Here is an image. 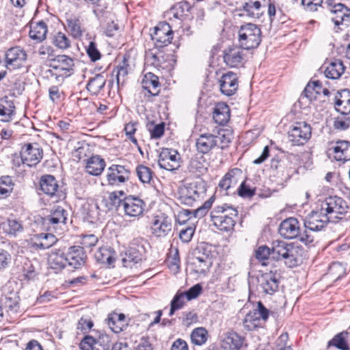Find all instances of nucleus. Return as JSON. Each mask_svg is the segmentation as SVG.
Masks as SVG:
<instances>
[{
    "label": "nucleus",
    "instance_id": "nucleus-52",
    "mask_svg": "<svg viewBox=\"0 0 350 350\" xmlns=\"http://www.w3.org/2000/svg\"><path fill=\"white\" fill-rule=\"evenodd\" d=\"M53 43L59 49H66L70 46L71 42L64 33L59 31L54 35Z\"/></svg>",
    "mask_w": 350,
    "mask_h": 350
},
{
    "label": "nucleus",
    "instance_id": "nucleus-43",
    "mask_svg": "<svg viewBox=\"0 0 350 350\" xmlns=\"http://www.w3.org/2000/svg\"><path fill=\"white\" fill-rule=\"evenodd\" d=\"M106 79L103 73L96 74L90 79L87 84V90L92 94L96 95L104 88Z\"/></svg>",
    "mask_w": 350,
    "mask_h": 350
},
{
    "label": "nucleus",
    "instance_id": "nucleus-9",
    "mask_svg": "<svg viewBox=\"0 0 350 350\" xmlns=\"http://www.w3.org/2000/svg\"><path fill=\"white\" fill-rule=\"evenodd\" d=\"M147 241L142 237L134 238L130 243L125 257L123 258L124 262H133L137 264L142 260L146 252V246Z\"/></svg>",
    "mask_w": 350,
    "mask_h": 350
},
{
    "label": "nucleus",
    "instance_id": "nucleus-22",
    "mask_svg": "<svg viewBox=\"0 0 350 350\" xmlns=\"http://www.w3.org/2000/svg\"><path fill=\"white\" fill-rule=\"evenodd\" d=\"M330 12L333 14L332 21L336 26H339L345 23L348 25L350 21V9L342 3H336L330 8Z\"/></svg>",
    "mask_w": 350,
    "mask_h": 350
},
{
    "label": "nucleus",
    "instance_id": "nucleus-58",
    "mask_svg": "<svg viewBox=\"0 0 350 350\" xmlns=\"http://www.w3.org/2000/svg\"><path fill=\"white\" fill-rule=\"evenodd\" d=\"M96 349L95 350H110L111 338L107 334L100 335L97 340H95Z\"/></svg>",
    "mask_w": 350,
    "mask_h": 350
},
{
    "label": "nucleus",
    "instance_id": "nucleus-32",
    "mask_svg": "<svg viewBox=\"0 0 350 350\" xmlns=\"http://www.w3.org/2000/svg\"><path fill=\"white\" fill-rule=\"evenodd\" d=\"M40 186L43 193L49 196H55L59 187L55 178L49 174L44 175L41 177Z\"/></svg>",
    "mask_w": 350,
    "mask_h": 350
},
{
    "label": "nucleus",
    "instance_id": "nucleus-20",
    "mask_svg": "<svg viewBox=\"0 0 350 350\" xmlns=\"http://www.w3.org/2000/svg\"><path fill=\"white\" fill-rule=\"evenodd\" d=\"M259 286L265 294L273 295L278 290L279 286V280L275 273L272 271L262 273L258 278Z\"/></svg>",
    "mask_w": 350,
    "mask_h": 350
},
{
    "label": "nucleus",
    "instance_id": "nucleus-18",
    "mask_svg": "<svg viewBox=\"0 0 350 350\" xmlns=\"http://www.w3.org/2000/svg\"><path fill=\"white\" fill-rule=\"evenodd\" d=\"M67 266L73 269H77L83 266L87 258L83 247L78 245L71 246L66 252Z\"/></svg>",
    "mask_w": 350,
    "mask_h": 350
},
{
    "label": "nucleus",
    "instance_id": "nucleus-28",
    "mask_svg": "<svg viewBox=\"0 0 350 350\" xmlns=\"http://www.w3.org/2000/svg\"><path fill=\"white\" fill-rule=\"evenodd\" d=\"M244 337L236 332H228L221 342V347L226 350H239L243 345Z\"/></svg>",
    "mask_w": 350,
    "mask_h": 350
},
{
    "label": "nucleus",
    "instance_id": "nucleus-53",
    "mask_svg": "<svg viewBox=\"0 0 350 350\" xmlns=\"http://www.w3.org/2000/svg\"><path fill=\"white\" fill-rule=\"evenodd\" d=\"M5 307L8 308V312L10 315L16 314L19 312V297L16 295L12 297H6L5 301Z\"/></svg>",
    "mask_w": 350,
    "mask_h": 350
},
{
    "label": "nucleus",
    "instance_id": "nucleus-38",
    "mask_svg": "<svg viewBox=\"0 0 350 350\" xmlns=\"http://www.w3.org/2000/svg\"><path fill=\"white\" fill-rule=\"evenodd\" d=\"M349 331H342L336 334L334 338L328 342L327 346L334 347L340 350H350L348 345V339L349 340Z\"/></svg>",
    "mask_w": 350,
    "mask_h": 350
},
{
    "label": "nucleus",
    "instance_id": "nucleus-11",
    "mask_svg": "<svg viewBox=\"0 0 350 350\" xmlns=\"http://www.w3.org/2000/svg\"><path fill=\"white\" fill-rule=\"evenodd\" d=\"M20 154L23 164L33 167L39 163L42 159L43 151L38 144H25L22 147Z\"/></svg>",
    "mask_w": 350,
    "mask_h": 350
},
{
    "label": "nucleus",
    "instance_id": "nucleus-46",
    "mask_svg": "<svg viewBox=\"0 0 350 350\" xmlns=\"http://www.w3.org/2000/svg\"><path fill=\"white\" fill-rule=\"evenodd\" d=\"M191 265L196 273H205L212 265L211 260L197 258L196 256H191Z\"/></svg>",
    "mask_w": 350,
    "mask_h": 350
},
{
    "label": "nucleus",
    "instance_id": "nucleus-24",
    "mask_svg": "<svg viewBox=\"0 0 350 350\" xmlns=\"http://www.w3.org/2000/svg\"><path fill=\"white\" fill-rule=\"evenodd\" d=\"M48 261L51 269L55 271H61L67 266L66 253L60 249H55L49 254Z\"/></svg>",
    "mask_w": 350,
    "mask_h": 350
},
{
    "label": "nucleus",
    "instance_id": "nucleus-55",
    "mask_svg": "<svg viewBox=\"0 0 350 350\" xmlns=\"http://www.w3.org/2000/svg\"><path fill=\"white\" fill-rule=\"evenodd\" d=\"M215 196H212L208 200H206L201 206L193 211V217L201 218L204 217L208 212V211L212 206L213 202L215 201Z\"/></svg>",
    "mask_w": 350,
    "mask_h": 350
},
{
    "label": "nucleus",
    "instance_id": "nucleus-13",
    "mask_svg": "<svg viewBox=\"0 0 350 350\" xmlns=\"http://www.w3.org/2000/svg\"><path fill=\"white\" fill-rule=\"evenodd\" d=\"M180 157L177 150L162 148L159 156V166L168 171H174L180 167Z\"/></svg>",
    "mask_w": 350,
    "mask_h": 350
},
{
    "label": "nucleus",
    "instance_id": "nucleus-57",
    "mask_svg": "<svg viewBox=\"0 0 350 350\" xmlns=\"http://www.w3.org/2000/svg\"><path fill=\"white\" fill-rule=\"evenodd\" d=\"M329 273L337 280L345 275V268L340 262H333L329 267Z\"/></svg>",
    "mask_w": 350,
    "mask_h": 350
},
{
    "label": "nucleus",
    "instance_id": "nucleus-30",
    "mask_svg": "<svg viewBox=\"0 0 350 350\" xmlns=\"http://www.w3.org/2000/svg\"><path fill=\"white\" fill-rule=\"evenodd\" d=\"M213 118L215 123L219 125H225L230 118L229 107L224 103H219L214 107Z\"/></svg>",
    "mask_w": 350,
    "mask_h": 350
},
{
    "label": "nucleus",
    "instance_id": "nucleus-47",
    "mask_svg": "<svg viewBox=\"0 0 350 350\" xmlns=\"http://www.w3.org/2000/svg\"><path fill=\"white\" fill-rule=\"evenodd\" d=\"M68 28L74 38H80L83 33L81 21L78 18L71 17L66 20Z\"/></svg>",
    "mask_w": 350,
    "mask_h": 350
},
{
    "label": "nucleus",
    "instance_id": "nucleus-14",
    "mask_svg": "<svg viewBox=\"0 0 350 350\" xmlns=\"http://www.w3.org/2000/svg\"><path fill=\"white\" fill-rule=\"evenodd\" d=\"M322 83L319 80L310 81L301 94L299 103L301 105H308L312 101L319 99L323 94Z\"/></svg>",
    "mask_w": 350,
    "mask_h": 350
},
{
    "label": "nucleus",
    "instance_id": "nucleus-15",
    "mask_svg": "<svg viewBox=\"0 0 350 350\" xmlns=\"http://www.w3.org/2000/svg\"><path fill=\"white\" fill-rule=\"evenodd\" d=\"M331 221L321 208L312 211L304 219L306 228L318 232L323 229L328 222Z\"/></svg>",
    "mask_w": 350,
    "mask_h": 350
},
{
    "label": "nucleus",
    "instance_id": "nucleus-59",
    "mask_svg": "<svg viewBox=\"0 0 350 350\" xmlns=\"http://www.w3.org/2000/svg\"><path fill=\"white\" fill-rule=\"evenodd\" d=\"M346 67H326L324 70L325 76L331 79H337L344 73Z\"/></svg>",
    "mask_w": 350,
    "mask_h": 350
},
{
    "label": "nucleus",
    "instance_id": "nucleus-29",
    "mask_svg": "<svg viewBox=\"0 0 350 350\" xmlns=\"http://www.w3.org/2000/svg\"><path fill=\"white\" fill-rule=\"evenodd\" d=\"M159 84L158 77L152 72L146 74L142 81V88L147 92L145 94L153 96L158 95Z\"/></svg>",
    "mask_w": 350,
    "mask_h": 350
},
{
    "label": "nucleus",
    "instance_id": "nucleus-39",
    "mask_svg": "<svg viewBox=\"0 0 350 350\" xmlns=\"http://www.w3.org/2000/svg\"><path fill=\"white\" fill-rule=\"evenodd\" d=\"M214 137L216 139V147L224 150L229 146L233 135L231 130L219 129L216 135L214 134Z\"/></svg>",
    "mask_w": 350,
    "mask_h": 350
},
{
    "label": "nucleus",
    "instance_id": "nucleus-1",
    "mask_svg": "<svg viewBox=\"0 0 350 350\" xmlns=\"http://www.w3.org/2000/svg\"><path fill=\"white\" fill-rule=\"evenodd\" d=\"M299 247L284 241L275 240L271 243V258L275 260H283L288 267L298 265L301 259Z\"/></svg>",
    "mask_w": 350,
    "mask_h": 350
},
{
    "label": "nucleus",
    "instance_id": "nucleus-6",
    "mask_svg": "<svg viewBox=\"0 0 350 350\" xmlns=\"http://www.w3.org/2000/svg\"><path fill=\"white\" fill-rule=\"evenodd\" d=\"M324 96L334 104L335 109L343 115L350 113V90L343 89L339 91L328 89L323 90Z\"/></svg>",
    "mask_w": 350,
    "mask_h": 350
},
{
    "label": "nucleus",
    "instance_id": "nucleus-36",
    "mask_svg": "<svg viewBox=\"0 0 350 350\" xmlns=\"http://www.w3.org/2000/svg\"><path fill=\"white\" fill-rule=\"evenodd\" d=\"M333 149L334 157L336 161L344 162L350 160V143L349 142H337Z\"/></svg>",
    "mask_w": 350,
    "mask_h": 350
},
{
    "label": "nucleus",
    "instance_id": "nucleus-35",
    "mask_svg": "<svg viewBox=\"0 0 350 350\" xmlns=\"http://www.w3.org/2000/svg\"><path fill=\"white\" fill-rule=\"evenodd\" d=\"M238 174H241V170L238 168L229 171L220 180L219 187L226 191L231 188H234L238 183V178L237 177Z\"/></svg>",
    "mask_w": 350,
    "mask_h": 350
},
{
    "label": "nucleus",
    "instance_id": "nucleus-51",
    "mask_svg": "<svg viewBox=\"0 0 350 350\" xmlns=\"http://www.w3.org/2000/svg\"><path fill=\"white\" fill-rule=\"evenodd\" d=\"M191 339L193 344L202 345L207 340V332L204 327H198L193 330L191 334Z\"/></svg>",
    "mask_w": 350,
    "mask_h": 350
},
{
    "label": "nucleus",
    "instance_id": "nucleus-41",
    "mask_svg": "<svg viewBox=\"0 0 350 350\" xmlns=\"http://www.w3.org/2000/svg\"><path fill=\"white\" fill-rule=\"evenodd\" d=\"M47 33V26L43 21L32 24L29 31V36L31 39L41 42L45 39Z\"/></svg>",
    "mask_w": 350,
    "mask_h": 350
},
{
    "label": "nucleus",
    "instance_id": "nucleus-56",
    "mask_svg": "<svg viewBox=\"0 0 350 350\" xmlns=\"http://www.w3.org/2000/svg\"><path fill=\"white\" fill-rule=\"evenodd\" d=\"M127 75V67H116L112 71L111 77L115 78L117 85H119L125 82Z\"/></svg>",
    "mask_w": 350,
    "mask_h": 350
},
{
    "label": "nucleus",
    "instance_id": "nucleus-4",
    "mask_svg": "<svg viewBox=\"0 0 350 350\" xmlns=\"http://www.w3.org/2000/svg\"><path fill=\"white\" fill-rule=\"evenodd\" d=\"M239 42L242 49L250 50L257 48L261 42V30L254 24L241 25L239 30Z\"/></svg>",
    "mask_w": 350,
    "mask_h": 350
},
{
    "label": "nucleus",
    "instance_id": "nucleus-2",
    "mask_svg": "<svg viewBox=\"0 0 350 350\" xmlns=\"http://www.w3.org/2000/svg\"><path fill=\"white\" fill-rule=\"evenodd\" d=\"M237 215V210L227 204L215 206L210 213L213 224L219 230L227 232L233 230L236 224L234 217Z\"/></svg>",
    "mask_w": 350,
    "mask_h": 350
},
{
    "label": "nucleus",
    "instance_id": "nucleus-23",
    "mask_svg": "<svg viewBox=\"0 0 350 350\" xmlns=\"http://www.w3.org/2000/svg\"><path fill=\"white\" fill-rule=\"evenodd\" d=\"M68 216V211L63 207L57 206L54 207L50 215L44 218V224L51 225L55 228L59 224H65Z\"/></svg>",
    "mask_w": 350,
    "mask_h": 350
},
{
    "label": "nucleus",
    "instance_id": "nucleus-44",
    "mask_svg": "<svg viewBox=\"0 0 350 350\" xmlns=\"http://www.w3.org/2000/svg\"><path fill=\"white\" fill-rule=\"evenodd\" d=\"M115 254V252L111 248L100 247L95 253V258L98 262L110 265L116 260Z\"/></svg>",
    "mask_w": 350,
    "mask_h": 350
},
{
    "label": "nucleus",
    "instance_id": "nucleus-3",
    "mask_svg": "<svg viewBox=\"0 0 350 350\" xmlns=\"http://www.w3.org/2000/svg\"><path fill=\"white\" fill-rule=\"evenodd\" d=\"M206 191V185L202 180L187 183L179 187L178 198L180 204L193 206L203 197Z\"/></svg>",
    "mask_w": 350,
    "mask_h": 350
},
{
    "label": "nucleus",
    "instance_id": "nucleus-17",
    "mask_svg": "<svg viewBox=\"0 0 350 350\" xmlns=\"http://www.w3.org/2000/svg\"><path fill=\"white\" fill-rule=\"evenodd\" d=\"M144 206V202L137 197L129 196L123 199V211L128 217H137L142 215Z\"/></svg>",
    "mask_w": 350,
    "mask_h": 350
},
{
    "label": "nucleus",
    "instance_id": "nucleus-54",
    "mask_svg": "<svg viewBox=\"0 0 350 350\" xmlns=\"http://www.w3.org/2000/svg\"><path fill=\"white\" fill-rule=\"evenodd\" d=\"M192 256H196L197 258H202L207 260H211V251L210 247L204 245H198L191 252Z\"/></svg>",
    "mask_w": 350,
    "mask_h": 350
},
{
    "label": "nucleus",
    "instance_id": "nucleus-40",
    "mask_svg": "<svg viewBox=\"0 0 350 350\" xmlns=\"http://www.w3.org/2000/svg\"><path fill=\"white\" fill-rule=\"evenodd\" d=\"M57 241V239L53 234L40 233L33 243V246L37 249L46 250L52 247Z\"/></svg>",
    "mask_w": 350,
    "mask_h": 350
},
{
    "label": "nucleus",
    "instance_id": "nucleus-16",
    "mask_svg": "<svg viewBox=\"0 0 350 350\" xmlns=\"http://www.w3.org/2000/svg\"><path fill=\"white\" fill-rule=\"evenodd\" d=\"M171 219L163 215H158L154 217L150 228L152 234L157 237H165L172 230Z\"/></svg>",
    "mask_w": 350,
    "mask_h": 350
},
{
    "label": "nucleus",
    "instance_id": "nucleus-42",
    "mask_svg": "<svg viewBox=\"0 0 350 350\" xmlns=\"http://www.w3.org/2000/svg\"><path fill=\"white\" fill-rule=\"evenodd\" d=\"M1 228L7 234L14 237L23 230L21 221L12 219H8L6 221L1 222Z\"/></svg>",
    "mask_w": 350,
    "mask_h": 350
},
{
    "label": "nucleus",
    "instance_id": "nucleus-31",
    "mask_svg": "<svg viewBox=\"0 0 350 350\" xmlns=\"http://www.w3.org/2000/svg\"><path fill=\"white\" fill-rule=\"evenodd\" d=\"M16 107L13 100H10L7 96L0 99V116L2 120L9 122L15 115Z\"/></svg>",
    "mask_w": 350,
    "mask_h": 350
},
{
    "label": "nucleus",
    "instance_id": "nucleus-5",
    "mask_svg": "<svg viewBox=\"0 0 350 350\" xmlns=\"http://www.w3.org/2000/svg\"><path fill=\"white\" fill-rule=\"evenodd\" d=\"M320 208L329 220L334 221V219H340V215L347 212L349 206L343 198L334 196L326 198L321 202Z\"/></svg>",
    "mask_w": 350,
    "mask_h": 350
},
{
    "label": "nucleus",
    "instance_id": "nucleus-33",
    "mask_svg": "<svg viewBox=\"0 0 350 350\" xmlns=\"http://www.w3.org/2000/svg\"><path fill=\"white\" fill-rule=\"evenodd\" d=\"M240 10L245 12L243 14L254 18H259L264 12L261 3L258 0L244 2Z\"/></svg>",
    "mask_w": 350,
    "mask_h": 350
},
{
    "label": "nucleus",
    "instance_id": "nucleus-48",
    "mask_svg": "<svg viewBox=\"0 0 350 350\" xmlns=\"http://www.w3.org/2000/svg\"><path fill=\"white\" fill-rule=\"evenodd\" d=\"M14 183L10 176H2L0 178V199L5 198L13 190Z\"/></svg>",
    "mask_w": 350,
    "mask_h": 350
},
{
    "label": "nucleus",
    "instance_id": "nucleus-19",
    "mask_svg": "<svg viewBox=\"0 0 350 350\" xmlns=\"http://www.w3.org/2000/svg\"><path fill=\"white\" fill-rule=\"evenodd\" d=\"M221 92L228 96L234 95L239 86L238 77L232 72L223 74L219 81Z\"/></svg>",
    "mask_w": 350,
    "mask_h": 350
},
{
    "label": "nucleus",
    "instance_id": "nucleus-8",
    "mask_svg": "<svg viewBox=\"0 0 350 350\" xmlns=\"http://www.w3.org/2000/svg\"><path fill=\"white\" fill-rule=\"evenodd\" d=\"M289 142L294 146H302L307 143L312 135V129L306 122H295L288 131Z\"/></svg>",
    "mask_w": 350,
    "mask_h": 350
},
{
    "label": "nucleus",
    "instance_id": "nucleus-26",
    "mask_svg": "<svg viewBox=\"0 0 350 350\" xmlns=\"http://www.w3.org/2000/svg\"><path fill=\"white\" fill-rule=\"evenodd\" d=\"M109 327L114 333H120L128 325L126 317L122 313H110L106 319Z\"/></svg>",
    "mask_w": 350,
    "mask_h": 350
},
{
    "label": "nucleus",
    "instance_id": "nucleus-45",
    "mask_svg": "<svg viewBox=\"0 0 350 350\" xmlns=\"http://www.w3.org/2000/svg\"><path fill=\"white\" fill-rule=\"evenodd\" d=\"M205 159L203 156L196 155L193 157L188 165V170L189 172L199 176L203 174L206 171V167L205 166Z\"/></svg>",
    "mask_w": 350,
    "mask_h": 350
},
{
    "label": "nucleus",
    "instance_id": "nucleus-34",
    "mask_svg": "<svg viewBox=\"0 0 350 350\" xmlns=\"http://www.w3.org/2000/svg\"><path fill=\"white\" fill-rule=\"evenodd\" d=\"M105 167V160L98 155H94L88 159L86 164V170L91 175L98 176L103 172Z\"/></svg>",
    "mask_w": 350,
    "mask_h": 350
},
{
    "label": "nucleus",
    "instance_id": "nucleus-10",
    "mask_svg": "<svg viewBox=\"0 0 350 350\" xmlns=\"http://www.w3.org/2000/svg\"><path fill=\"white\" fill-rule=\"evenodd\" d=\"M129 167L118 164H113L107 168L106 178L107 184L111 186H120L130 179Z\"/></svg>",
    "mask_w": 350,
    "mask_h": 350
},
{
    "label": "nucleus",
    "instance_id": "nucleus-49",
    "mask_svg": "<svg viewBox=\"0 0 350 350\" xmlns=\"http://www.w3.org/2000/svg\"><path fill=\"white\" fill-rule=\"evenodd\" d=\"M71 68L53 67L48 72L51 77H54L57 83H62L65 78L70 75Z\"/></svg>",
    "mask_w": 350,
    "mask_h": 350
},
{
    "label": "nucleus",
    "instance_id": "nucleus-62",
    "mask_svg": "<svg viewBox=\"0 0 350 350\" xmlns=\"http://www.w3.org/2000/svg\"><path fill=\"white\" fill-rule=\"evenodd\" d=\"M238 194L242 198H250L255 195V189L251 188L243 181L239 187Z\"/></svg>",
    "mask_w": 350,
    "mask_h": 350
},
{
    "label": "nucleus",
    "instance_id": "nucleus-64",
    "mask_svg": "<svg viewBox=\"0 0 350 350\" xmlns=\"http://www.w3.org/2000/svg\"><path fill=\"white\" fill-rule=\"evenodd\" d=\"M22 271L25 278L28 279L33 278L36 275L34 266L33 265L32 262L28 259L25 260L23 265Z\"/></svg>",
    "mask_w": 350,
    "mask_h": 350
},
{
    "label": "nucleus",
    "instance_id": "nucleus-61",
    "mask_svg": "<svg viewBox=\"0 0 350 350\" xmlns=\"http://www.w3.org/2000/svg\"><path fill=\"white\" fill-rule=\"evenodd\" d=\"M86 52L92 62L100 59L101 57L100 53L96 47V44L93 41L90 42L86 49Z\"/></svg>",
    "mask_w": 350,
    "mask_h": 350
},
{
    "label": "nucleus",
    "instance_id": "nucleus-21",
    "mask_svg": "<svg viewBox=\"0 0 350 350\" xmlns=\"http://www.w3.org/2000/svg\"><path fill=\"white\" fill-rule=\"evenodd\" d=\"M280 234L287 239L298 237L300 232L299 222L295 217H289L282 221L279 226Z\"/></svg>",
    "mask_w": 350,
    "mask_h": 350
},
{
    "label": "nucleus",
    "instance_id": "nucleus-27",
    "mask_svg": "<svg viewBox=\"0 0 350 350\" xmlns=\"http://www.w3.org/2000/svg\"><path fill=\"white\" fill-rule=\"evenodd\" d=\"M243 59V51L239 47H230L222 51V61L227 66L241 64Z\"/></svg>",
    "mask_w": 350,
    "mask_h": 350
},
{
    "label": "nucleus",
    "instance_id": "nucleus-60",
    "mask_svg": "<svg viewBox=\"0 0 350 350\" xmlns=\"http://www.w3.org/2000/svg\"><path fill=\"white\" fill-rule=\"evenodd\" d=\"M202 291V286L200 284H196L189 288L187 291L183 292L188 301L197 298Z\"/></svg>",
    "mask_w": 350,
    "mask_h": 350
},
{
    "label": "nucleus",
    "instance_id": "nucleus-7",
    "mask_svg": "<svg viewBox=\"0 0 350 350\" xmlns=\"http://www.w3.org/2000/svg\"><path fill=\"white\" fill-rule=\"evenodd\" d=\"M269 310L258 301L256 308L250 311L245 316L243 325L247 331H252L262 326V322L265 323L269 317Z\"/></svg>",
    "mask_w": 350,
    "mask_h": 350
},
{
    "label": "nucleus",
    "instance_id": "nucleus-37",
    "mask_svg": "<svg viewBox=\"0 0 350 350\" xmlns=\"http://www.w3.org/2000/svg\"><path fill=\"white\" fill-rule=\"evenodd\" d=\"M26 53L20 47L10 49L5 54V60L8 64H15L20 66L26 59Z\"/></svg>",
    "mask_w": 350,
    "mask_h": 350
},
{
    "label": "nucleus",
    "instance_id": "nucleus-50",
    "mask_svg": "<svg viewBox=\"0 0 350 350\" xmlns=\"http://www.w3.org/2000/svg\"><path fill=\"white\" fill-rule=\"evenodd\" d=\"M136 174L143 183H149L153 176V172L147 166L139 165L136 167Z\"/></svg>",
    "mask_w": 350,
    "mask_h": 350
},
{
    "label": "nucleus",
    "instance_id": "nucleus-25",
    "mask_svg": "<svg viewBox=\"0 0 350 350\" xmlns=\"http://www.w3.org/2000/svg\"><path fill=\"white\" fill-rule=\"evenodd\" d=\"M196 146L198 152L203 154L208 153L211 150L216 148V139L214 134H201L196 139Z\"/></svg>",
    "mask_w": 350,
    "mask_h": 350
},
{
    "label": "nucleus",
    "instance_id": "nucleus-12",
    "mask_svg": "<svg viewBox=\"0 0 350 350\" xmlns=\"http://www.w3.org/2000/svg\"><path fill=\"white\" fill-rule=\"evenodd\" d=\"M151 38L157 48H163L171 43L173 38V31L169 23H159L151 33Z\"/></svg>",
    "mask_w": 350,
    "mask_h": 350
},
{
    "label": "nucleus",
    "instance_id": "nucleus-63",
    "mask_svg": "<svg viewBox=\"0 0 350 350\" xmlns=\"http://www.w3.org/2000/svg\"><path fill=\"white\" fill-rule=\"evenodd\" d=\"M79 348L81 350H95V339L91 336H85L79 344Z\"/></svg>",
    "mask_w": 350,
    "mask_h": 350
}]
</instances>
